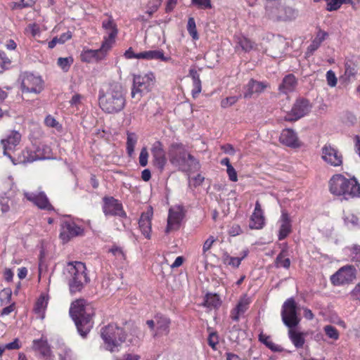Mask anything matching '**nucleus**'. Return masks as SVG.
Masks as SVG:
<instances>
[{"label": "nucleus", "instance_id": "11", "mask_svg": "<svg viewBox=\"0 0 360 360\" xmlns=\"http://www.w3.org/2000/svg\"><path fill=\"white\" fill-rule=\"evenodd\" d=\"M356 278V269L351 265L341 267L330 277L331 283L334 285H341L349 283Z\"/></svg>", "mask_w": 360, "mask_h": 360}, {"label": "nucleus", "instance_id": "12", "mask_svg": "<svg viewBox=\"0 0 360 360\" xmlns=\"http://www.w3.org/2000/svg\"><path fill=\"white\" fill-rule=\"evenodd\" d=\"M321 158L332 167H339L342 165L343 157L340 152L330 144H326L321 148Z\"/></svg>", "mask_w": 360, "mask_h": 360}, {"label": "nucleus", "instance_id": "55", "mask_svg": "<svg viewBox=\"0 0 360 360\" xmlns=\"http://www.w3.org/2000/svg\"><path fill=\"white\" fill-rule=\"evenodd\" d=\"M94 50L86 49L84 50L81 54V59L82 61L90 63L94 60Z\"/></svg>", "mask_w": 360, "mask_h": 360}, {"label": "nucleus", "instance_id": "59", "mask_svg": "<svg viewBox=\"0 0 360 360\" xmlns=\"http://www.w3.org/2000/svg\"><path fill=\"white\" fill-rule=\"evenodd\" d=\"M26 32L30 33L32 37H36L39 35L40 29L38 25L35 23L30 24L27 28Z\"/></svg>", "mask_w": 360, "mask_h": 360}, {"label": "nucleus", "instance_id": "7", "mask_svg": "<svg viewBox=\"0 0 360 360\" xmlns=\"http://www.w3.org/2000/svg\"><path fill=\"white\" fill-rule=\"evenodd\" d=\"M155 82V77L152 72L134 75L133 76V85L131 92V98L140 101L145 94L152 90Z\"/></svg>", "mask_w": 360, "mask_h": 360}, {"label": "nucleus", "instance_id": "27", "mask_svg": "<svg viewBox=\"0 0 360 360\" xmlns=\"http://www.w3.org/2000/svg\"><path fill=\"white\" fill-rule=\"evenodd\" d=\"M21 139V135L19 132L14 131H12L6 139L1 140V144L4 148V155L11 158L8 151L13 150L19 143Z\"/></svg>", "mask_w": 360, "mask_h": 360}, {"label": "nucleus", "instance_id": "4", "mask_svg": "<svg viewBox=\"0 0 360 360\" xmlns=\"http://www.w3.org/2000/svg\"><path fill=\"white\" fill-rule=\"evenodd\" d=\"M168 153L170 162L181 171L194 172L200 168L199 161L187 151L181 143H172Z\"/></svg>", "mask_w": 360, "mask_h": 360}, {"label": "nucleus", "instance_id": "18", "mask_svg": "<svg viewBox=\"0 0 360 360\" xmlns=\"http://www.w3.org/2000/svg\"><path fill=\"white\" fill-rule=\"evenodd\" d=\"M25 198L37 206L39 209L51 210H53L52 205L50 204L48 198L44 192L32 193L24 192Z\"/></svg>", "mask_w": 360, "mask_h": 360}, {"label": "nucleus", "instance_id": "51", "mask_svg": "<svg viewBox=\"0 0 360 360\" xmlns=\"http://www.w3.org/2000/svg\"><path fill=\"white\" fill-rule=\"evenodd\" d=\"M191 4L198 9H210L212 8L211 0H191Z\"/></svg>", "mask_w": 360, "mask_h": 360}, {"label": "nucleus", "instance_id": "31", "mask_svg": "<svg viewBox=\"0 0 360 360\" xmlns=\"http://www.w3.org/2000/svg\"><path fill=\"white\" fill-rule=\"evenodd\" d=\"M141 59L146 60H160L163 62H167L171 60L169 56H165L164 51L162 50H150L146 51L141 52Z\"/></svg>", "mask_w": 360, "mask_h": 360}, {"label": "nucleus", "instance_id": "43", "mask_svg": "<svg viewBox=\"0 0 360 360\" xmlns=\"http://www.w3.org/2000/svg\"><path fill=\"white\" fill-rule=\"evenodd\" d=\"M221 301L216 294L208 293L205 296V304L207 307H217L220 305Z\"/></svg>", "mask_w": 360, "mask_h": 360}, {"label": "nucleus", "instance_id": "8", "mask_svg": "<svg viewBox=\"0 0 360 360\" xmlns=\"http://www.w3.org/2000/svg\"><path fill=\"white\" fill-rule=\"evenodd\" d=\"M282 321L288 328L296 327L300 319L297 317L296 303L293 298L288 299L283 304L281 311Z\"/></svg>", "mask_w": 360, "mask_h": 360}, {"label": "nucleus", "instance_id": "34", "mask_svg": "<svg viewBox=\"0 0 360 360\" xmlns=\"http://www.w3.org/2000/svg\"><path fill=\"white\" fill-rule=\"evenodd\" d=\"M247 252H244L243 256L241 257H231L229 253L225 252L223 254L221 259L225 265L231 266L233 268H238L242 260L247 256Z\"/></svg>", "mask_w": 360, "mask_h": 360}, {"label": "nucleus", "instance_id": "28", "mask_svg": "<svg viewBox=\"0 0 360 360\" xmlns=\"http://www.w3.org/2000/svg\"><path fill=\"white\" fill-rule=\"evenodd\" d=\"M155 319L156 322V330L154 332L153 337L168 335L171 323L170 319L166 316L159 315L155 316Z\"/></svg>", "mask_w": 360, "mask_h": 360}, {"label": "nucleus", "instance_id": "39", "mask_svg": "<svg viewBox=\"0 0 360 360\" xmlns=\"http://www.w3.org/2000/svg\"><path fill=\"white\" fill-rule=\"evenodd\" d=\"M297 15V12L291 7L283 6L282 17H285L281 19V21H287L295 19Z\"/></svg>", "mask_w": 360, "mask_h": 360}, {"label": "nucleus", "instance_id": "6", "mask_svg": "<svg viewBox=\"0 0 360 360\" xmlns=\"http://www.w3.org/2000/svg\"><path fill=\"white\" fill-rule=\"evenodd\" d=\"M101 335L105 349L110 352H117L125 342L127 334L123 328L115 323H110L101 330Z\"/></svg>", "mask_w": 360, "mask_h": 360}, {"label": "nucleus", "instance_id": "50", "mask_svg": "<svg viewBox=\"0 0 360 360\" xmlns=\"http://www.w3.org/2000/svg\"><path fill=\"white\" fill-rule=\"evenodd\" d=\"M250 300L247 297H243L239 300L235 309H237L240 314H243L248 309Z\"/></svg>", "mask_w": 360, "mask_h": 360}, {"label": "nucleus", "instance_id": "56", "mask_svg": "<svg viewBox=\"0 0 360 360\" xmlns=\"http://www.w3.org/2000/svg\"><path fill=\"white\" fill-rule=\"evenodd\" d=\"M12 292L9 288H4L0 292V300L2 303L8 304L11 299Z\"/></svg>", "mask_w": 360, "mask_h": 360}, {"label": "nucleus", "instance_id": "3", "mask_svg": "<svg viewBox=\"0 0 360 360\" xmlns=\"http://www.w3.org/2000/svg\"><path fill=\"white\" fill-rule=\"evenodd\" d=\"M328 187L331 194L344 200L360 196V184L355 177L347 179L341 174H334L328 181Z\"/></svg>", "mask_w": 360, "mask_h": 360}, {"label": "nucleus", "instance_id": "36", "mask_svg": "<svg viewBox=\"0 0 360 360\" xmlns=\"http://www.w3.org/2000/svg\"><path fill=\"white\" fill-rule=\"evenodd\" d=\"M236 42L245 52L251 51L254 47V43L243 35L236 36Z\"/></svg>", "mask_w": 360, "mask_h": 360}, {"label": "nucleus", "instance_id": "24", "mask_svg": "<svg viewBox=\"0 0 360 360\" xmlns=\"http://www.w3.org/2000/svg\"><path fill=\"white\" fill-rule=\"evenodd\" d=\"M32 349L39 352L45 360H53V356L46 338L43 337L38 340H34L32 342Z\"/></svg>", "mask_w": 360, "mask_h": 360}, {"label": "nucleus", "instance_id": "49", "mask_svg": "<svg viewBox=\"0 0 360 360\" xmlns=\"http://www.w3.org/2000/svg\"><path fill=\"white\" fill-rule=\"evenodd\" d=\"M283 44H284V41L283 40V39L278 37L277 40L274 41L272 44H271V46L272 48L274 47H276L278 49V52H272L271 56L274 58H279L281 56V55L283 53Z\"/></svg>", "mask_w": 360, "mask_h": 360}, {"label": "nucleus", "instance_id": "1", "mask_svg": "<svg viewBox=\"0 0 360 360\" xmlns=\"http://www.w3.org/2000/svg\"><path fill=\"white\" fill-rule=\"evenodd\" d=\"M98 101L103 111L108 114L121 112L126 105L124 88L118 82L104 85L99 91Z\"/></svg>", "mask_w": 360, "mask_h": 360}, {"label": "nucleus", "instance_id": "35", "mask_svg": "<svg viewBox=\"0 0 360 360\" xmlns=\"http://www.w3.org/2000/svg\"><path fill=\"white\" fill-rule=\"evenodd\" d=\"M345 74L342 78L345 81H350L352 79L354 78L357 73L356 65L352 61H347L345 64Z\"/></svg>", "mask_w": 360, "mask_h": 360}, {"label": "nucleus", "instance_id": "47", "mask_svg": "<svg viewBox=\"0 0 360 360\" xmlns=\"http://www.w3.org/2000/svg\"><path fill=\"white\" fill-rule=\"evenodd\" d=\"M217 238L213 236H210L205 241L202 245V255L205 258L207 257V252L211 249Z\"/></svg>", "mask_w": 360, "mask_h": 360}, {"label": "nucleus", "instance_id": "48", "mask_svg": "<svg viewBox=\"0 0 360 360\" xmlns=\"http://www.w3.org/2000/svg\"><path fill=\"white\" fill-rule=\"evenodd\" d=\"M323 330L328 338L335 340L339 338V333L334 326L331 325H327L323 328Z\"/></svg>", "mask_w": 360, "mask_h": 360}, {"label": "nucleus", "instance_id": "23", "mask_svg": "<svg viewBox=\"0 0 360 360\" xmlns=\"http://www.w3.org/2000/svg\"><path fill=\"white\" fill-rule=\"evenodd\" d=\"M279 230L278 238L279 240L285 239L292 231L291 219L285 211H282L278 220Z\"/></svg>", "mask_w": 360, "mask_h": 360}, {"label": "nucleus", "instance_id": "52", "mask_svg": "<svg viewBox=\"0 0 360 360\" xmlns=\"http://www.w3.org/2000/svg\"><path fill=\"white\" fill-rule=\"evenodd\" d=\"M60 360H72V353L70 349L67 347H61L58 353Z\"/></svg>", "mask_w": 360, "mask_h": 360}, {"label": "nucleus", "instance_id": "15", "mask_svg": "<svg viewBox=\"0 0 360 360\" xmlns=\"http://www.w3.org/2000/svg\"><path fill=\"white\" fill-rule=\"evenodd\" d=\"M309 111V101L305 99L297 100L291 110L285 117L287 121H296L304 117Z\"/></svg>", "mask_w": 360, "mask_h": 360}, {"label": "nucleus", "instance_id": "58", "mask_svg": "<svg viewBox=\"0 0 360 360\" xmlns=\"http://www.w3.org/2000/svg\"><path fill=\"white\" fill-rule=\"evenodd\" d=\"M148 153L146 148H143L139 155V164L142 167H146L148 165Z\"/></svg>", "mask_w": 360, "mask_h": 360}, {"label": "nucleus", "instance_id": "19", "mask_svg": "<svg viewBox=\"0 0 360 360\" xmlns=\"http://www.w3.org/2000/svg\"><path fill=\"white\" fill-rule=\"evenodd\" d=\"M283 5L278 0L267 1L265 6V15L274 21H281Z\"/></svg>", "mask_w": 360, "mask_h": 360}, {"label": "nucleus", "instance_id": "61", "mask_svg": "<svg viewBox=\"0 0 360 360\" xmlns=\"http://www.w3.org/2000/svg\"><path fill=\"white\" fill-rule=\"evenodd\" d=\"M10 60L3 51H0V73L3 72L7 64H10Z\"/></svg>", "mask_w": 360, "mask_h": 360}, {"label": "nucleus", "instance_id": "64", "mask_svg": "<svg viewBox=\"0 0 360 360\" xmlns=\"http://www.w3.org/2000/svg\"><path fill=\"white\" fill-rule=\"evenodd\" d=\"M44 123L47 127H57V126L58 125V122L51 115H48L46 117L44 120Z\"/></svg>", "mask_w": 360, "mask_h": 360}, {"label": "nucleus", "instance_id": "45", "mask_svg": "<svg viewBox=\"0 0 360 360\" xmlns=\"http://www.w3.org/2000/svg\"><path fill=\"white\" fill-rule=\"evenodd\" d=\"M109 252H111L120 263H122L125 260V254L121 248L113 246L109 250Z\"/></svg>", "mask_w": 360, "mask_h": 360}, {"label": "nucleus", "instance_id": "29", "mask_svg": "<svg viewBox=\"0 0 360 360\" xmlns=\"http://www.w3.org/2000/svg\"><path fill=\"white\" fill-rule=\"evenodd\" d=\"M288 334L289 339L296 348L303 347L305 343L306 333L298 331L294 328H289Z\"/></svg>", "mask_w": 360, "mask_h": 360}, {"label": "nucleus", "instance_id": "53", "mask_svg": "<svg viewBox=\"0 0 360 360\" xmlns=\"http://www.w3.org/2000/svg\"><path fill=\"white\" fill-rule=\"evenodd\" d=\"M345 224L349 227H355L359 224V219L353 214H348L344 218Z\"/></svg>", "mask_w": 360, "mask_h": 360}, {"label": "nucleus", "instance_id": "32", "mask_svg": "<svg viewBox=\"0 0 360 360\" xmlns=\"http://www.w3.org/2000/svg\"><path fill=\"white\" fill-rule=\"evenodd\" d=\"M328 36V34L321 30H319L315 38L312 40L311 44L307 48V55H312L313 53L317 50L322 42L326 39V37Z\"/></svg>", "mask_w": 360, "mask_h": 360}, {"label": "nucleus", "instance_id": "16", "mask_svg": "<svg viewBox=\"0 0 360 360\" xmlns=\"http://www.w3.org/2000/svg\"><path fill=\"white\" fill-rule=\"evenodd\" d=\"M103 211L105 216L127 217L122 204L117 200L112 197H105L103 198Z\"/></svg>", "mask_w": 360, "mask_h": 360}, {"label": "nucleus", "instance_id": "9", "mask_svg": "<svg viewBox=\"0 0 360 360\" xmlns=\"http://www.w3.org/2000/svg\"><path fill=\"white\" fill-rule=\"evenodd\" d=\"M282 321L288 328L296 327L300 319L297 317L296 303L293 298L288 299L283 304L281 311Z\"/></svg>", "mask_w": 360, "mask_h": 360}, {"label": "nucleus", "instance_id": "62", "mask_svg": "<svg viewBox=\"0 0 360 360\" xmlns=\"http://www.w3.org/2000/svg\"><path fill=\"white\" fill-rule=\"evenodd\" d=\"M202 91V85L201 81L193 82V89H192V95L193 98L198 96V95Z\"/></svg>", "mask_w": 360, "mask_h": 360}, {"label": "nucleus", "instance_id": "33", "mask_svg": "<svg viewBox=\"0 0 360 360\" xmlns=\"http://www.w3.org/2000/svg\"><path fill=\"white\" fill-rule=\"evenodd\" d=\"M48 302L49 296L45 294L41 295L36 302L34 311L41 319L44 318V313L48 305Z\"/></svg>", "mask_w": 360, "mask_h": 360}, {"label": "nucleus", "instance_id": "17", "mask_svg": "<svg viewBox=\"0 0 360 360\" xmlns=\"http://www.w3.org/2000/svg\"><path fill=\"white\" fill-rule=\"evenodd\" d=\"M183 218L184 213L182 207L177 206L170 208L168 214L166 232L169 233L177 230L180 226V223Z\"/></svg>", "mask_w": 360, "mask_h": 360}, {"label": "nucleus", "instance_id": "46", "mask_svg": "<svg viewBox=\"0 0 360 360\" xmlns=\"http://www.w3.org/2000/svg\"><path fill=\"white\" fill-rule=\"evenodd\" d=\"M240 98V96H229L221 100V107L222 108H227L232 105H233L235 103L238 102L239 98Z\"/></svg>", "mask_w": 360, "mask_h": 360}, {"label": "nucleus", "instance_id": "60", "mask_svg": "<svg viewBox=\"0 0 360 360\" xmlns=\"http://www.w3.org/2000/svg\"><path fill=\"white\" fill-rule=\"evenodd\" d=\"M140 355L135 353H124L120 357H117L115 360H140Z\"/></svg>", "mask_w": 360, "mask_h": 360}, {"label": "nucleus", "instance_id": "38", "mask_svg": "<svg viewBox=\"0 0 360 360\" xmlns=\"http://www.w3.org/2000/svg\"><path fill=\"white\" fill-rule=\"evenodd\" d=\"M137 142V136L136 134L127 132V150L129 155H131L134 151V148Z\"/></svg>", "mask_w": 360, "mask_h": 360}, {"label": "nucleus", "instance_id": "10", "mask_svg": "<svg viewBox=\"0 0 360 360\" xmlns=\"http://www.w3.org/2000/svg\"><path fill=\"white\" fill-rule=\"evenodd\" d=\"M21 89L23 93L38 94L44 89V82L40 76L25 72L22 75Z\"/></svg>", "mask_w": 360, "mask_h": 360}, {"label": "nucleus", "instance_id": "5", "mask_svg": "<svg viewBox=\"0 0 360 360\" xmlns=\"http://www.w3.org/2000/svg\"><path fill=\"white\" fill-rule=\"evenodd\" d=\"M65 275L71 294L82 291L90 281L86 273V265L81 262H68L65 269Z\"/></svg>", "mask_w": 360, "mask_h": 360}, {"label": "nucleus", "instance_id": "21", "mask_svg": "<svg viewBox=\"0 0 360 360\" xmlns=\"http://www.w3.org/2000/svg\"><path fill=\"white\" fill-rule=\"evenodd\" d=\"M279 141L283 145L292 148H297L302 146L296 132L291 129H283L280 135Z\"/></svg>", "mask_w": 360, "mask_h": 360}, {"label": "nucleus", "instance_id": "37", "mask_svg": "<svg viewBox=\"0 0 360 360\" xmlns=\"http://www.w3.org/2000/svg\"><path fill=\"white\" fill-rule=\"evenodd\" d=\"M112 44L103 41L100 49L94 50V60L98 61L105 58L108 51L111 49Z\"/></svg>", "mask_w": 360, "mask_h": 360}, {"label": "nucleus", "instance_id": "26", "mask_svg": "<svg viewBox=\"0 0 360 360\" xmlns=\"http://www.w3.org/2000/svg\"><path fill=\"white\" fill-rule=\"evenodd\" d=\"M102 27L108 33V37H104V41L112 44L117 34V25L112 17L109 15L106 20L102 22Z\"/></svg>", "mask_w": 360, "mask_h": 360}, {"label": "nucleus", "instance_id": "42", "mask_svg": "<svg viewBox=\"0 0 360 360\" xmlns=\"http://www.w3.org/2000/svg\"><path fill=\"white\" fill-rule=\"evenodd\" d=\"M275 264L276 267H283L285 269H288L290 265V260L289 258H285L284 252L282 251L276 257Z\"/></svg>", "mask_w": 360, "mask_h": 360}, {"label": "nucleus", "instance_id": "30", "mask_svg": "<svg viewBox=\"0 0 360 360\" xmlns=\"http://www.w3.org/2000/svg\"><path fill=\"white\" fill-rule=\"evenodd\" d=\"M297 86V80L292 74L284 77L282 83L279 85L278 89L283 94H288L293 91Z\"/></svg>", "mask_w": 360, "mask_h": 360}, {"label": "nucleus", "instance_id": "41", "mask_svg": "<svg viewBox=\"0 0 360 360\" xmlns=\"http://www.w3.org/2000/svg\"><path fill=\"white\" fill-rule=\"evenodd\" d=\"M209 335L207 338L208 345L211 347L213 350L217 349V345L219 343V335L217 332L212 331L210 327L207 328Z\"/></svg>", "mask_w": 360, "mask_h": 360}, {"label": "nucleus", "instance_id": "63", "mask_svg": "<svg viewBox=\"0 0 360 360\" xmlns=\"http://www.w3.org/2000/svg\"><path fill=\"white\" fill-rule=\"evenodd\" d=\"M229 178L232 181H237L238 176L236 169L232 165H229V168L226 169Z\"/></svg>", "mask_w": 360, "mask_h": 360}, {"label": "nucleus", "instance_id": "57", "mask_svg": "<svg viewBox=\"0 0 360 360\" xmlns=\"http://www.w3.org/2000/svg\"><path fill=\"white\" fill-rule=\"evenodd\" d=\"M343 3V0H329L327 4L326 9L329 11H336Z\"/></svg>", "mask_w": 360, "mask_h": 360}, {"label": "nucleus", "instance_id": "22", "mask_svg": "<svg viewBox=\"0 0 360 360\" xmlns=\"http://www.w3.org/2000/svg\"><path fill=\"white\" fill-rule=\"evenodd\" d=\"M264 224L265 218L264 213L262 210L260 203L259 201H257L255 203L254 212L250 217L249 227L251 229H261L264 227Z\"/></svg>", "mask_w": 360, "mask_h": 360}, {"label": "nucleus", "instance_id": "54", "mask_svg": "<svg viewBox=\"0 0 360 360\" xmlns=\"http://www.w3.org/2000/svg\"><path fill=\"white\" fill-rule=\"evenodd\" d=\"M326 76L328 85L330 87H335L338 82V79L335 72L330 70L327 71Z\"/></svg>", "mask_w": 360, "mask_h": 360}, {"label": "nucleus", "instance_id": "2", "mask_svg": "<svg viewBox=\"0 0 360 360\" xmlns=\"http://www.w3.org/2000/svg\"><path fill=\"white\" fill-rule=\"evenodd\" d=\"M70 315L74 321L81 336L85 337L93 327L92 316L94 315L91 305L84 299H79L71 304Z\"/></svg>", "mask_w": 360, "mask_h": 360}, {"label": "nucleus", "instance_id": "25", "mask_svg": "<svg viewBox=\"0 0 360 360\" xmlns=\"http://www.w3.org/2000/svg\"><path fill=\"white\" fill-rule=\"evenodd\" d=\"M152 217L153 210L150 208L146 212L141 214L139 221V226L141 233L148 239L150 238Z\"/></svg>", "mask_w": 360, "mask_h": 360}, {"label": "nucleus", "instance_id": "20", "mask_svg": "<svg viewBox=\"0 0 360 360\" xmlns=\"http://www.w3.org/2000/svg\"><path fill=\"white\" fill-rule=\"evenodd\" d=\"M269 84L264 82H258L253 79H251L248 83L244 86V98H250L255 94L259 95L262 93L267 87Z\"/></svg>", "mask_w": 360, "mask_h": 360}, {"label": "nucleus", "instance_id": "14", "mask_svg": "<svg viewBox=\"0 0 360 360\" xmlns=\"http://www.w3.org/2000/svg\"><path fill=\"white\" fill-rule=\"evenodd\" d=\"M83 232V229L74 221H65L61 224L60 238L63 243H67L71 238L82 235Z\"/></svg>", "mask_w": 360, "mask_h": 360}, {"label": "nucleus", "instance_id": "13", "mask_svg": "<svg viewBox=\"0 0 360 360\" xmlns=\"http://www.w3.org/2000/svg\"><path fill=\"white\" fill-rule=\"evenodd\" d=\"M150 153L153 165L161 172L163 171L167 162L163 144L160 141H155L151 146Z\"/></svg>", "mask_w": 360, "mask_h": 360}, {"label": "nucleus", "instance_id": "44", "mask_svg": "<svg viewBox=\"0 0 360 360\" xmlns=\"http://www.w3.org/2000/svg\"><path fill=\"white\" fill-rule=\"evenodd\" d=\"M73 63L72 57L59 58L57 61L58 66L65 72H67Z\"/></svg>", "mask_w": 360, "mask_h": 360}, {"label": "nucleus", "instance_id": "40", "mask_svg": "<svg viewBox=\"0 0 360 360\" xmlns=\"http://www.w3.org/2000/svg\"><path fill=\"white\" fill-rule=\"evenodd\" d=\"M187 30L193 40H198L199 39L195 21L193 17H190L188 20Z\"/></svg>", "mask_w": 360, "mask_h": 360}]
</instances>
